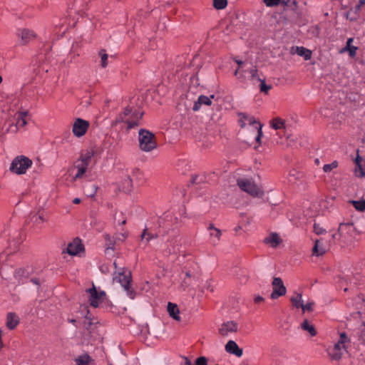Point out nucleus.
Masks as SVG:
<instances>
[{"label": "nucleus", "mask_w": 365, "mask_h": 365, "mask_svg": "<svg viewBox=\"0 0 365 365\" xmlns=\"http://www.w3.org/2000/svg\"><path fill=\"white\" fill-rule=\"evenodd\" d=\"M238 325L234 321H227L221 324L218 329L219 334L222 336H228L230 334L237 331Z\"/></svg>", "instance_id": "nucleus-11"}, {"label": "nucleus", "mask_w": 365, "mask_h": 365, "mask_svg": "<svg viewBox=\"0 0 365 365\" xmlns=\"http://www.w3.org/2000/svg\"><path fill=\"white\" fill-rule=\"evenodd\" d=\"M352 41H353V38H348L347 42H346V47L347 48L351 47V43Z\"/></svg>", "instance_id": "nucleus-58"}, {"label": "nucleus", "mask_w": 365, "mask_h": 365, "mask_svg": "<svg viewBox=\"0 0 365 365\" xmlns=\"http://www.w3.org/2000/svg\"><path fill=\"white\" fill-rule=\"evenodd\" d=\"M32 165V161L24 155L17 156L11 163L10 170L17 175L26 173L27 169Z\"/></svg>", "instance_id": "nucleus-2"}, {"label": "nucleus", "mask_w": 365, "mask_h": 365, "mask_svg": "<svg viewBox=\"0 0 365 365\" xmlns=\"http://www.w3.org/2000/svg\"><path fill=\"white\" fill-rule=\"evenodd\" d=\"M94 153L93 150H86L84 152L81 153L79 160L88 164V165L91 163V159L93 157Z\"/></svg>", "instance_id": "nucleus-25"}, {"label": "nucleus", "mask_w": 365, "mask_h": 365, "mask_svg": "<svg viewBox=\"0 0 365 365\" xmlns=\"http://www.w3.org/2000/svg\"><path fill=\"white\" fill-rule=\"evenodd\" d=\"M131 113H132V108H130L129 107L125 108L124 109L123 112L122 113H120L119 115V116L118 117V120L122 121V122L124 121L125 120V117L131 115Z\"/></svg>", "instance_id": "nucleus-39"}, {"label": "nucleus", "mask_w": 365, "mask_h": 365, "mask_svg": "<svg viewBox=\"0 0 365 365\" xmlns=\"http://www.w3.org/2000/svg\"><path fill=\"white\" fill-rule=\"evenodd\" d=\"M44 221L43 218L42 216H38L36 217V220H35V222L36 223H40V222H43Z\"/></svg>", "instance_id": "nucleus-55"}, {"label": "nucleus", "mask_w": 365, "mask_h": 365, "mask_svg": "<svg viewBox=\"0 0 365 365\" xmlns=\"http://www.w3.org/2000/svg\"><path fill=\"white\" fill-rule=\"evenodd\" d=\"M327 351L331 361H339L343 354L347 351L341 347L339 344L335 343L333 346H329Z\"/></svg>", "instance_id": "nucleus-10"}, {"label": "nucleus", "mask_w": 365, "mask_h": 365, "mask_svg": "<svg viewBox=\"0 0 365 365\" xmlns=\"http://www.w3.org/2000/svg\"><path fill=\"white\" fill-rule=\"evenodd\" d=\"M258 80L260 81V91L264 93H267L268 91L272 88V86L267 85L264 80H261L259 78Z\"/></svg>", "instance_id": "nucleus-40"}, {"label": "nucleus", "mask_w": 365, "mask_h": 365, "mask_svg": "<svg viewBox=\"0 0 365 365\" xmlns=\"http://www.w3.org/2000/svg\"><path fill=\"white\" fill-rule=\"evenodd\" d=\"M133 188V181L130 176H127L122 182V189L125 192H129Z\"/></svg>", "instance_id": "nucleus-31"}, {"label": "nucleus", "mask_w": 365, "mask_h": 365, "mask_svg": "<svg viewBox=\"0 0 365 365\" xmlns=\"http://www.w3.org/2000/svg\"><path fill=\"white\" fill-rule=\"evenodd\" d=\"M351 203L357 211L363 212L365 210V200H352Z\"/></svg>", "instance_id": "nucleus-34"}, {"label": "nucleus", "mask_w": 365, "mask_h": 365, "mask_svg": "<svg viewBox=\"0 0 365 365\" xmlns=\"http://www.w3.org/2000/svg\"><path fill=\"white\" fill-rule=\"evenodd\" d=\"M19 323V317L14 312H9L6 316V327L10 329H14Z\"/></svg>", "instance_id": "nucleus-19"}, {"label": "nucleus", "mask_w": 365, "mask_h": 365, "mask_svg": "<svg viewBox=\"0 0 365 365\" xmlns=\"http://www.w3.org/2000/svg\"><path fill=\"white\" fill-rule=\"evenodd\" d=\"M30 281L36 285L40 284V282L38 278H31Z\"/></svg>", "instance_id": "nucleus-54"}, {"label": "nucleus", "mask_w": 365, "mask_h": 365, "mask_svg": "<svg viewBox=\"0 0 365 365\" xmlns=\"http://www.w3.org/2000/svg\"><path fill=\"white\" fill-rule=\"evenodd\" d=\"M210 230V237L212 243L215 245L218 244L222 235V232L220 229L215 227L213 224H210L208 227Z\"/></svg>", "instance_id": "nucleus-17"}, {"label": "nucleus", "mask_w": 365, "mask_h": 365, "mask_svg": "<svg viewBox=\"0 0 365 365\" xmlns=\"http://www.w3.org/2000/svg\"><path fill=\"white\" fill-rule=\"evenodd\" d=\"M296 51L299 56H303L306 61L309 60L312 58V51L303 46H297Z\"/></svg>", "instance_id": "nucleus-28"}, {"label": "nucleus", "mask_w": 365, "mask_h": 365, "mask_svg": "<svg viewBox=\"0 0 365 365\" xmlns=\"http://www.w3.org/2000/svg\"><path fill=\"white\" fill-rule=\"evenodd\" d=\"M271 127L274 130L285 128V121L280 118H275L271 121Z\"/></svg>", "instance_id": "nucleus-30"}, {"label": "nucleus", "mask_w": 365, "mask_h": 365, "mask_svg": "<svg viewBox=\"0 0 365 365\" xmlns=\"http://www.w3.org/2000/svg\"><path fill=\"white\" fill-rule=\"evenodd\" d=\"M131 274H128L120 273L119 275V282L123 287L124 289L127 292V295L132 299L135 297V291L131 287Z\"/></svg>", "instance_id": "nucleus-7"}, {"label": "nucleus", "mask_w": 365, "mask_h": 365, "mask_svg": "<svg viewBox=\"0 0 365 365\" xmlns=\"http://www.w3.org/2000/svg\"><path fill=\"white\" fill-rule=\"evenodd\" d=\"M194 365H208L207 359L205 356H200L196 359Z\"/></svg>", "instance_id": "nucleus-43"}, {"label": "nucleus", "mask_w": 365, "mask_h": 365, "mask_svg": "<svg viewBox=\"0 0 365 365\" xmlns=\"http://www.w3.org/2000/svg\"><path fill=\"white\" fill-rule=\"evenodd\" d=\"M29 112L23 111L19 112L15 115L16 123H11L9 128L7 129V132L16 133L19 128H23L26 125V117L27 116Z\"/></svg>", "instance_id": "nucleus-8"}, {"label": "nucleus", "mask_w": 365, "mask_h": 365, "mask_svg": "<svg viewBox=\"0 0 365 365\" xmlns=\"http://www.w3.org/2000/svg\"><path fill=\"white\" fill-rule=\"evenodd\" d=\"M359 3L361 5H365V0H359Z\"/></svg>", "instance_id": "nucleus-64"}, {"label": "nucleus", "mask_w": 365, "mask_h": 365, "mask_svg": "<svg viewBox=\"0 0 365 365\" xmlns=\"http://www.w3.org/2000/svg\"><path fill=\"white\" fill-rule=\"evenodd\" d=\"M30 275V272L28 269L20 268L15 271L14 277L19 283L24 284L26 282Z\"/></svg>", "instance_id": "nucleus-18"}, {"label": "nucleus", "mask_w": 365, "mask_h": 365, "mask_svg": "<svg viewBox=\"0 0 365 365\" xmlns=\"http://www.w3.org/2000/svg\"><path fill=\"white\" fill-rule=\"evenodd\" d=\"M238 116L240 119L238 120L239 125L241 128H245L247 123L249 125L257 124L258 125L259 122H257L255 118L250 115H248L245 113H239Z\"/></svg>", "instance_id": "nucleus-16"}, {"label": "nucleus", "mask_w": 365, "mask_h": 365, "mask_svg": "<svg viewBox=\"0 0 365 365\" xmlns=\"http://www.w3.org/2000/svg\"><path fill=\"white\" fill-rule=\"evenodd\" d=\"M89 126L90 123L88 120L78 118L73 123L72 132L75 136L80 138L86 133Z\"/></svg>", "instance_id": "nucleus-5"}, {"label": "nucleus", "mask_w": 365, "mask_h": 365, "mask_svg": "<svg viewBox=\"0 0 365 365\" xmlns=\"http://www.w3.org/2000/svg\"><path fill=\"white\" fill-rule=\"evenodd\" d=\"M214 98H215V95H211L209 97L204 96V95H200L198 97L197 101L195 102L193 107H192V110L194 111L199 110L200 109L202 105L211 106L212 105V99Z\"/></svg>", "instance_id": "nucleus-15"}, {"label": "nucleus", "mask_w": 365, "mask_h": 365, "mask_svg": "<svg viewBox=\"0 0 365 365\" xmlns=\"http://www.w3.org/2000/svg\"><path fill=\"white\" fill-rule=\"evenodd\" d=\"M263 1L267 6H277L280 1V0H263Z\"/></svg>", "instance_id": "nucleus-48"}, {"label": "nucleus", "mask_w": 365, "mask_h": 365, "mask_svg": "<svg viewBox=\"0 0 365 365\" xmlns=\"http://www.w3.org/2000/svg\"><path fill=\"white\" fill-rule=\"evenodd\" d=\"M185 365H194L192 364L191 361L187 358H185Z\"/></svg>", "instance_id": "nucleus-60"}, {"label": "nucleus", "mask_w": 365, "mask_h": 365, "mask_svg": "<svg viewBox=\"0 0 365 365\" xmlns=\"http://www.w3.org/2000/svg\"><path fill=\"white\" fill-rule=\"evenodd\" d=\"M126 223V220L124 219L121 222H119L118 224L121 225H124Z\"/></svg>", "instance_id": "nucleus-63"}, {"label": "nucleus", "mask_w": 365, "mask_h": 365, "mask_svg": "<svg viewBox=\"0 0 365 365\" xmlns=\"http://www.w3.org/2000/svg\"><path fill=\"white\" fill-rule=\"evenodd\" d=\"M272 285L273 290L270 295L271 299H276L286 294L287 289L280 277H274Z\"/></svg>", "instance_id": "nucleus-6"}, {"label": "nucleus", "mask_w": 365, "mask_h": 365, "mask_svg": "<svg viewBox=\"0 0 365 365\" xmlns=\"http://www.w3.org/2000/svg\"><path fill=\"white\" fill-rule=\"evenodd\" d=\"M255 303H260L264 301V298L259 295L256 296L254 299Z\"/></svg>", "instance_id": "nucleus-52"}, {"label": "nucleus", "mask_w": 365, "mask_h": 365, "mask_svg": "<svg viewBox=\"0 0 365 365\" xmlns=\"http://www.w3.org/2000/svg\"><path fill=\"white\" fill-rule=\"evenodd\" d=\"M313 228H314V232L317 235H322L326 232V230L324 229H323L322 227H320V225L317 223L314 224Z\"/></svg>", "instance_id": "nucleus-46"}, {"label": "nucleus", "mask_w": 365, "mask_h": 365, "mask_svg": "<svg viewBox=\"0 0 365 365\" xmlns=\"http://www.w3.org/2000/svg\"><path fill=\"white\" fill-rule=\"evenodd\" d=\"M325 252L326 251L321 244L320 240H317L312 250V255L315 256H322L325 253Z\"/></svg>", "instance_id": "nucleus-29"}, {"label": "nucleus", "mask_w": 365, "mask_h": 365, "mask_svg": "<svg viewBox=\"0 0 365 365\" xmlns=\"http://www.w3.org/2000/svg\"><path fill=\"white\" fill-rule=\"evenodd\" d=\"M262 125L258 123V125L256 126V129L257 130V135L255 138V140L257 143H260V139L262 136Z\"/></svg>", "instance_id": "nucleus-45"}, {"label": "nucleus", "mask_w": 365, "mask_h": 365, "mask_svg": "<svg viewBox=\"0 0 365 365\" xmlns=\"http://www.w3.org/2000/svg\"><path fill=\"white\" fill-rule=\"evenodd\" d=\"M182 272L185 273V277L182 279L180 286L183 290H185L192 284V281L197 279V274L187 266L184 267Z\"/></svg>", "instance_id": "nucleus-9"}, {"label": "nucleus", "mask_w": 365, "mask_h": 365, "mask_svg": "<svg viewBox=\"0 0 365 365\" xmlns=\"http://www.w3.org/2000/svg\"><path fill=\"white\" fill-rule=\"evenodd\" d=\"M93 193H91L90 195L91 196H94L96 195L98 187L96 185H93Z\"/></svg>", "instance_id": "nucleus-59"}, {"label": "nucleus", "mask_w": 365, "mask_h": 365, "mask_svg": "<svg viewBox=\"0 0 365 365\" xmlns=\"http://www.w3.org/2000/svg\"><path fill=\"white\" fill-rule=\"evenodd\" d=\"M314 305V303L313 302H309V303H307L306 304H302V307H301L303 312H305L306 311H312V307Z\"/></svg>", "instance_id": "nucleus-47"}, {"label": "nucleus", "mask_w": 365, "mask_h": 365, "mask_svg": "<svg viewBox=\"0 0 365 365\" xmlns=\"http://www.w3.org/2000/svg\"><path fill=\"white\" fill-rule=\"evenodd\" d=\"M237 185L244 192H247L254 197L262 195L261 189L251 180L247 178H238Z\"/></svg>", "instance_id": "nucleus-4"}, {"label": "nucleus", "mask_w": 365, "mask_h": 365, "mask_svg": "<svg viewBox=\"0 0 365 365\" xmlns=\"http://www.w3.org/2000/svg\"><path fill=\"white\" fill-rule=\"evenodd\" d=\"M80 202H81V199L80 198H74L73 200V202L74 204H78V203H80Z\"/></svg>", "instance_id": "nucleus-61"}, {"label": "nucleus", "mask_w": 365, "mask_h": 365, "mask_svg": "<svg viewBox=\"0 0 365 365\" xmlns=\"http://www.w3.org/2000/svg\"><path fill=\"white\" fill-rule=\"evenodd\" d=\"M359 341H361V343L365 344V331H364V330H363L361 331V334L359 336Z\"/></svg>", "instance_id": "nucleus-51"}, {"label": "nucleus", "mask_w": 365, "mask_h": 365, "mask_svg": "<svg viewBox=\"0 0 365 365\" xmlns=\"http://www.w3.org/2000/svg\"><path fill=\"white\" fill-rule=\"evenodd\" d=\"M75 168L77 169V173L73 177L74 180L81 178L86 173L88 165L78 160L74 164Z\"/></svg>", "instance_id": "nucleus-20"}, {"label": "nucleus", "mask_w": 365, "mask_h": 365, "mask_svg": "<svg viewBox=\"0 0 365 365\" xmlns=\"http://www.w3.org/2000/svg\"><path fill=\"white\" fill-rule=\"evenodd\" d=\"M84 250V246L79 238H76L68 245L66 252L72 256L79 254Z\"/></svg>", "instance_id": "nucleus-12"}, {"label": "nucleus", "mask_w": 365, "mask_h": 365, "mask_svg": "<svg viewBox=\"0 0 365 365\" xmlns=\"http://www.w3.org/2000/svg\"><path fill=\"white\" fill-rule=\"evenodd\" d=\"M264 242L270 245L272 247H276L281 242V239L277 233H272L264 239Z\"/></svg>", "instance_id": "nucleus-23"}, {"label": "nucleus", "mask_w": 365, "mask_h": 365, "mask_svg": "<svg viewBox=\"0 0 365 365\" xmlns=\"http://www.w3.org/2000/svg\"><path fill=\"white\" fill-rule=\"evenodd\" d=\"M333 170V168L331 167V164H325L323 166V170L325 173H329Z\"/></svg>", "instance_id": "nucleus-50"}, {"label": "nucleus", "mask_w": 365, "mask_h": 365, "mask_svg": "<svg viewBox=\"0 0 365 365\" xmlns=\"http://www.w3.org/2000/svg\"><path fill=\"white\" fill-rule=\"evenodd\" d=\"M227 5V0H214L213 6L216 9H223Z\"/></svg>", "instance_id": "nucleus-38"}, {"label": "nucleus", "mask_w": 365, "mask_h": 365, "mask_svg": "<svg viewBox=\"0 0 365 365\" xmlns=\"http://www.w3.org/2000/svg\"><path fill=\"white\" fill-rule=\"evenodd\" d=\"M290 301L292 306L297 309L301 308V307H302V304H304L302 299V294L298 292L294 293V295L291 297Z\"/></svg>", "instance_id": "nucleus-26"}, {"label": "nucleus", "mask_w": 365, "mask_h": 365, "mask_svg": "<svg viewBox=\"0 0 365 365\" xmlns=\"http://www.w3.org/2000/svg\"><path fill=\"white\" fill-rule=\"evenodd\" d=\"M158 235L156 233H152L148 231V229L145 227L140 235V242L148 245L150 240L158 238Z\"/></svg>", "instance_id": "nucleus-22"}, {"label": "nucleus", "mask_w": 365, "mask_h": 365, "mask_svg": "<svg viewBox=\"0 0 365 365\" xmlns=\"http://www.w3.org/2000/svg\"><path fill=\"white\" fill-rule=\"evenodd\" d=\"M245 73H249L251 80L256 78L257 76V70L255 67L252 66L250 68H245L242 70V73L244 75Z\"/></svg>", "instance_id": "nucleus-35"}, {"label": "nucleus", "mask_w": 365, "mask_h": 365, "mask_svg": "<svg viewBox=\"0 0 365 365\" xmlns=\"http://www.w3.org/2000/svg\"><path fill=\"white\" fill-rule=\"evenodd\" d=\"M362 160V158L361 156H359V155L356 156V158H355V163H356V165H360L361 164V162Z\"/></svg>", "instance_id": "nucleus-53"}, {"label": "nucleus", "mask_w": 365, "mask_h": 365, "mask_svg": "<svg viewBox=\"0 0 365 365\" xmlns=\"http://www.w3.org/2000/svg\"><path fill=\"white\" fill-rule=\"evenodd\" d=\"M355 175L357 176V177H360V178H362V177H364L365 176V170L363 168L361 164L360 165H358L356 166V168H355Z\"/></svg>", "instance_id": "nucleus-41"}, {"label": "nucleus", "mask_w": 365, "mask_h": 365, "mask_svg": "<svg viewBox=\"0 0 365 365\" xmlns=\"http://www.w3.org/2000/svg\"><path fill=\"white\" fill-rule=\"evenodd\" d=\"M143 115V112L140 111L138 109L132 110L130 118L133 119L138 120L141 119Z\"/></svg>", "instance_id": "nucleus-42"}, {"label": "nucleus", "mask_w": 365, "mask_h": 365, "mask_svg": "<svg viewBox=\"0 0 365 365\" xmlns=\"http://www.w3.org/2000/svg\"><path fill=\"white\" fill-rule=\"evenodd\" d=\"M138 141L140 150L145 152H150L157 147L155 135L146 129L139 130Z\"/></svg>", "instance_id": "nucleus-1"}, {"label": "nucleus", "mask_w": 365, "mask_h": 365, "mask_svg": "<svg viewBox=\"0 0 365 365\" xmlns=\"http://www.w3.org/2000/svg\"><path fill=\"white\" fill-rule=\"evenodd\" d=\"M68 322H70L74 325H76V320L74 319H68Z\"/></svg>", "instance_id": "nucleus-62"}, {"label": "nucleus", "mask_w": 365, "mask_h": 365, "mask_svg": "<svg viewBox=\"0 0 365 365\" xmlns=\"http://www.w3.org/2000/svg\"><path fill=\"white\" fill-rule=\"evenodd\" d=\"M347 49L349 52L350 56H354L356 55L357 47L352 46L351 47L347 48Z\"/></svg>", "instance_id": "nucleus-49"}, {"label": "nucleus", "mask_w": 365, "mask_h": 365, "mask_svg": "<svg viewBox=\"0 0 365 365\" xmlns=\"http://www.w3.org/2000/svg\"><path fill=\"white\" fill-rule=\"evenodd\" d=\"M353 225H354L353 223H341L339 225V229H338V232H343L344 230H346L353 227Z\"/></svg>", "instance_id": "nucleus-44"}, {"label": "nucleus", "mask_w": 365, "mask_h": 365, "mask_svg": "<svg viewBox=\"0 0 365 365\" xmlns=\"http://www.w3.org/2000/svg\"><path fill=\"white\" fill-rule=\"evenodd\" d=\"M225 351L231 354H234L237 357H240L243 354L242 349L240 348L237 344L233 340H229L225 346Z\"/></svg>", "instance_id": "nucleus-14"}, {"label": "nucleus", "mask_w": 365, "mask_h": 365, "mask_svg": "<svg viewBox=\"0 0 365 365\" xmlns=\"http://www.w3.org/2000/svg\"><path fill=\"white\" fill-rule=\"evenodd\" d=\"M17 36L21 38V43L24 45L28 43L30 41L36 37L35 32L28 29L19 30Z\"/></svg>", "instance_id": "nucleus-13"}, {"label": "nucleus", "mask_w": 365, "mask_h": 365, "mask_svg": "<svg viewBox=\"0 0 365 365\" xmlns=\"http://www.w3.org/2000/svg\"><path fill=\"white\" fill-rule=\"evenodd\" d=\"M167 309L170 317L176 321H180V311L177 304L168 302Z\"/></svg>", "instance_id": "nucleus-21"}, {"label": "nucleus", "mask_w": 365, "mask_h": 365, "mask_svg": "<svg viewBox=\"0 0 365 365\" xmlns=\"http://www.w3.org/2000/svg\"><path fill=\"white\" fill-rule=\"evenodd\" d=\"M91 361H93V359L87 353L79 355L75 359L76 365H90Z\"/></svg>", "instance_id": "nucleus-24"}, {"label": "nucleus", "mask_w": 365, "mask_h": 365, "mask_svg": "<svg viewBox=\"0 0 365 365\" xmlns=\"http://www.w3.org/2000/svg\"><path fill=\"white\" fill-rule=\"evenodd\" d=\"M349 343H350V339L347 336L345 332L341 333L340 334V336H339V339L336 342V344H339V345L341 346V347L344 348V349H347V344H349Z\"/></svg>", "instance_id": "nucleus-32"}, {"label": "nucleus", "mask_w": 365, "mask_h": 365, "mask_svg": "<svg viewBox=\"0 0 365 365\" xmlns=\"http://www.w3.org/2000/svg\"><path fill=\"white\" fill-rule=\"evenodd\" d=\"M99 56H101V66L103 68H106L108 65V56L106 53V50L101 49L99 51Z\"/></svg>", "instance_id": "nucleus-37"}, {"label": "nucleus", "mask_w": 365, "mask_h": 365, "mask_svg": "<svg viewBox=\"0 0 365 365\" xmlns=\"http://www.w3.org/2000/svg\"><path fill=\"white\" fill-rule=\"evenodd\" d=\"M235 61L238 64L239 67L236 69L234 74L240 79L243 78L245 76L242 73V70L245 69L244 67L246 66V63L237 59H235Z\"/></svg>", "instance_id": "nucleus-33"}, {"label": "nucleus", "mask_w": 365, "mask_h": 365, "mask_svg": "<svg viewBox=\"0 0 365 365\" xmlns=\"http://www.w3.org/2000/svg\"><path fill=\"white\" fill-rule=\"evenodd\" d=\"M86 292L89 294L88 302L91 307H98L107 301L106 294L104 291H97L94 284Z\"/></svg>", "instance_id": "nucleus-3"}, {"label": "nucleus", "mask_w": 365, "mask_h": 365, "mask_svg": "<svg viewBox=\"0 0 365 365\" xmlns=\"http://www.w3.org/2000/svg\"><path fill=\"white\" fill-rule=\"evenodd\" d=\"M301 328L304 331H307L309 332V334L312 336H314L317 335V331L314 325L310 324L307 319H305L302 324H301Z\"/></svg>", "instance_id": "nucleus-27"}, {"label": "nucleus", "mask_w": 365, "mask_h": 365, "mask_svg": "<svg viewBox=\"0 0 365 365\" xmlns=\"http://www.w3.org/2000/svg\"><path fill=\"white\" fill-rule=\"evenodd\" d=\"M127 124V129L130 130L139 125V120L135 119H125L124 121Z\"/></svg>", "instance_id": "nucleus-36"}, {"label": "nucleus", "mask_w": 365, "mask_h": 365, "mask_svg": "<svg viewBox=\"0 0 365 365\" xmlns=\"http://www.w3.org/2000/svg\"><path fill=\"white\" fill-rule=\"evenodd\" d=\"M198 178H199V176L198 175H196V176H194L192 177V182L194 183V184H197L199 182L198 181Z\"/></svg>", "instance_id": "nucleus-56"}, {"label": "nucleus", "mask_w": 365, "mask_h": 365, "mask_svg": "<svg viewBox=\"0 0 365 365\" xmlns=\"http://www.w3.org/2000/svg\"><path fill=\"white\" fill-rule=\"evenodd\" d=\"M330 164H331V167L333 168V169H334V168H337V167H338V162H337V161H336V160L333 161V162H332L331 163H330Z\"/></svg>", "instance_id": "nucleus-57"}]
</instances>
